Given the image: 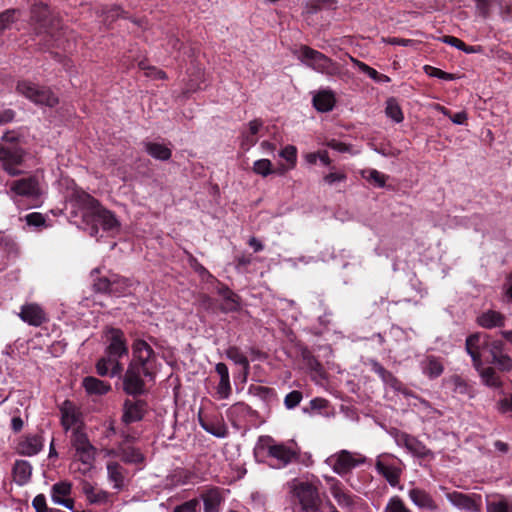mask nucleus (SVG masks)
<instances>
[{
  "mask_svg": "<svg viewBox=\"0 0 512 512\" xmlns=\"http://www.w3.org/2000/svg\"><path fill=\"white\" fill-rule=\"evenodd\" d=\"M30 25L37 35H43L60 45L61 30L63 29L61 20L52 15L48 6L43 3L34 4L31 8Z\"/></svg>",
  "mask_w": 512,
  "mask_h": 512,
  "instance_id": "nucleus-1",
  "label": "nucleus"
},
{
  "mask_svg": "<svg viewBox=\"0 0 512 512\" xmlns=\"http://www.w3.org/2000/svg\"><path fill=\"white\" fill-rule=\"evenodd\" d=\"M71 444L75 449L74 459L82 464L79 470L86 474L94 467L96 448L90 443L87 435L81 430L74 431Z\"/></svg>",
  "mask_w": 512,
  "mask_h": 512,
  "instance_id": "nucleus-2",
  "label": "nucleus"
},
{
  "mask_svg": "<svg viewBox=\"0 0 512 512\" xmlns=\"http://www.w3.org/2000/svg\"><path fill=\"white\" fill-rule=\"evenodd\" d=\"M16 90L36 105L54 107L59 102L58 97L49 88L39 86L30 81H19Z\"/></svg>",
  "mask_w": 512,
  "mask_h": 512,
  "instance_id": "nucleus-3",
  "label": "nucleus"
},
{
  "mask_svg": "<svg viewBox=\"0 0 512 512\" xmlns=\"http://www.w3.org/2000/svg\"><path fill=\"white\" fill-rule=\"evenodd\" d=\"M292 491L302 512H323L317 487L308 482H294Z\"/></svg>",
  "mask_w": 512,
  "mask_h": 512,
  "instance_id": "nucleus-4",
  "label": "nucleus"
},
{
  "mask_svg": "<svg viewBox=\"0 0 512 512\" xmlns=\"http://www.w3.org/2000/svg\"><path fill=\"white\" fill-rule=\"evenodd\" d=\"M300 60L306 66L316 72L333 76L339 73V67L336 62L328 58L323 53L314 50L308 46H303L300 50Z\"/></svg>",
  "mask_w": 512,
  "mask_h": 512,
  "instance_id": "nucleus-5",
  "label": "nucleus"
},
{
  "mask_svg": "<svg viewBox=\"0 0 512 512\" xmlns=\"http://www.w3.org/2000/svg\"><path fill=\"white\" fill-rule=\"evenodd\" d=\"M365 460V457L360 453L340 450L330 455L325 462L336 474L343 476L363 464Z\"/></svg>",
  "mask_w": 512,
  "mask_h": 512,
  "instance_id": "nucleus-6",
  "label": "nucleus"
},
{
  "mask_svg": "<svg viewBox=\"0 0 512 512\" xmlns=\"http://www.w3.org/2000/svg\"><path fill=\"white\" fill-rule=\"evenodd\" d=\"M25 157V150L19 145H0V163L10 176L21 173L18 169Z\"/></svg>",
  "mask_w": 512,
  "mask_h": 512,
  "instance_id": "nucleus-7",
  "label": "nucleus"
},
{
  "mask_svg": "<svg viewBox=\"0 0 512 512\" xmlns=\"http://www.w3.org/2000/svg\"><path fill=\"white\" fill-rule=\"evenodd\" d=\"M329 491L338 504L346 512H352L356 505L357 497L348 491L344 485L334 477H326Z\"/></svg>",
  "mask_w": 512,
  "mask_h": 512,
  "instance_id": "nucleus-8",
  "label": "nucleus"
},
{
  "mask_svg": "<svg viewBox=\"0 0 512 512\" xmlns=\"http://www.w3.org/2000/svg\"><path fill=\"white\" fill-rule=\"evenodd\" d=\"M142 367L136 362H131L123 377V390L129 395H141L145 392V383Z\"/></svg>",
  "mask_w": 512,
  "mask_h": 512,
  "instance_id": "nucleus-9",
  "label": "nucleus"
},
{
  "mask_svg": "<svg viewBox=\"0 0 512 512\" xmlns=\"http://www.w3.org/2000/svg\"><path fill=\"white\" fill-rule=\"evenodd\" d=\"M134 359L131 362H136L142 367L144 376L152 377V361L154 358L153 349L144 340L138 339L133 343Z\"/></svg>",
  "mask_w": 512,
  "mask_h": 512,
  "instance_id": "nucleus-10",
  "label": "nucleus"
},
{
  "mask_svg": "<svg viewBox=\"0 0 512 512\" xmlns=\"http://www.w3.org/2000/svg\"><path fill=\"white\" fill-rule=\"evenodd\" d=\"M267 455L277 461V468H283L297 460L299 449L296 445L272 444L267 447Z\"/></svg>",
  "mask_w": 512,
  "mask_h": 512,
  "instance_id": "nucleus-11",
  "label": "nucleus"
},
{
  "mask_svg": "<svg viewBox=\"0 0 512 512\" xmlns=\"http://www.w3.org/2000/svg\"><path fill=\"white\" fill-rule=\"evenodd\" d=\"M489 336L484 333H474L467 337L465 342V348L467 353L471 356L473 365L476 369L482 365L481 350L488 348Z\"/></svg>",
  "mask_w": 512,
  "mask_h": 512,
  "instance_id": "nucleus-12",
  "label": "nucleus"
},
{
  "mask_svg": "<svg viewBox=\"0 0 512 512\" xmlns=\"http://www.w3.org/2000/svg\"><path fill=\"white\" fill-rule=\"evenodd\" d=\"M106 341L108 343L105 352L110 355L124 356L128 354V346L124 333L118 329L109 327L105 331Z\"/></svg>",
  "mask_w": 512,
  "mask_h": 512,
  "instance_id": "nucleus-13",
  "label": "nucleus"
},
{
  "mask_svg": "<svg viewBox=\"0 0 512 512\" xmlns=\"http://www.w3.org/2000/svg\"><path fill=\"white\" fill-rule=\"evenodd\" d=\"M61 424L67 431L73 429L74 431L81 430L82 418L78 408L71 401L66 400L60 406Z\"/></svg>",
  "mask_w": 512,
  "mask_h": 512,
  "instance_id": "nucleus-14",
  "label": "nucleus"
},
{
  "mask_svg": "<svg viewBox=\"0 0 512 512\" xmlns=\"http://www.w3.org/2000/svg\"><path fill=\"white\" fill-rule=\"evenodd\" d=\"M375 468L391 486L396 487L399 484L402 470L390 461L389 456H379L376 460Z\"/></svg>",
  "mask_w": 512,
  "mask_h": 512,
  "instance_id": "nucleus-15",
  "label": "nucleus"
},
{
  "mask_svg": "<svg viewBox=\"0 0 512 512\" xmlns=\"http://www.w3.org/2000/svg\"><path fill=\"white\" fill-rule=\"evenodd\" d=\"M488 350L492 357L491 363L496 365L500 371L509 372L512 370V359L504 353V343L502 341H491Z\"/></svg>",
  "mask_w": 512,
  "mask_h": 512,
  "instance_id": "nucleus-16",
  "label": "nucleus"
},
{
  "mask_svg": "<svg viewBox=\"0 0 512 512\" xmlns=\"http://www.w3.org/2000/svg\"><path fill=\"white\" fill-rule=\"evenodd\" d=\"M147 411V404L143 400H125L123 404L122 421L130 424L143 419Z\"/></svg>",
  "mask_w": 512,
  "mask_h": 512,
  "instance_id": "nucleus-17",
  "label": "nucleus"
},
{
  "mask_svg": "<svg viewBox=\"0 0 512 512\" xmlns=\"http://www.w3.org/2000/svg\"><path fill=\"white\" fill-rule=\"evenodd\" d=\"M107 478L112 484L113 489L123 490L128 482V473L126 469L118 462L111 460L106 464Z\"/></svg>",
  "mask_w": 512,
  "mask_h": 512,
  "instance_id": "nucleus-18",
  "label": "nucleus"
},
{
  "mask_svg": "<svg viewBox=\"0 0 512 512\" xmlns=\"http://www.w3.org/2000/svg\"><path fill=\"white\" fill-rule=\"evenodd\" d=\"M11 190L17 195L38 198L41 195V189L36 177H28L14 181L11 184Z\"/></svg>",
  "mask_w": 512,
  "mask_h": 512,
  "instance_id": "nucleus-19",
  "label": "nucleus"
},
{
  "mask_svg": "<svg viewBox=\"0 0 512 512\" xmlns=\"http://www.w3.org/2000/svg\"><path fill=\"white\" fill-rule=\"evenodd\" d=\"M396 442L399 446L405 447L416 457L426 458L432 455L431 451L418 439L406 433H400L396 436Z\"/></svg>",
  "mask_w": 512,
  "mask_h": 512,
  "instance_id": "nucleus-20",
  "label": "nucleus"
},
{
  "mask_svg": "<svg viewBox=\"0 0 512 512\" xmlns=\"http://www.w3.org/2000/svg\"><path fill=\"white\" fill-rule=\"evenodd\" d=\"M122 356L106 354L101 357L96 363V371L100 376L114 377L119 375L123 367L119 362V358Z\"/></svg>",
  "mask_w": 512,
  "mask_h": 512,
  "instance_id": "nucleus-21",
  "label": "nucleus"
},
{
  "mask_svg": "<svg viewBox=\"0 0 512 512\" xmlns=\"http://www.w3.org/2000/svg\"><path fill=\"white\" fill-rule=\"evenodd\" d=\"M72 485L70 482L61 481L52 486L51 498L54 503L64 506L69 510H73L74 500L70 498Z\"/></svg>",
  "mask_w": 512,
  "mask_h": 512,
  "instance_id": "nucleus-22",
  "label": "nucleus"
},
{
  "mask_svg": "<svg viewBox=\"0 0 512 512\" xmlns=\"http://www.w3.org/2000/svg\"><path fill=\"white\" fill-rule=\"evenodd\" d=\"M18 315L23 322L31 326L38 327L46 321L43 309L36 303L23 305Z\"/></svg>",
  "mask_w": 512,
  "mask_h": 512,
  "instance_id": "nucleus-23",
  "label": "nucleus"
},
{
  "mask_svg": "<svg viewBox=\"0 0 512 512\" xmlns=\"http://www.w3.org/2000/svg\"><path fill=\"white\" fill-rule=\"evenodd\" d=\"M447 500L455 507L467 511H479V505L475 497L466 495L464 493L453 491L446 494Z\"/></svg>",
  "mask_w": 512,
  "mask_h": 512,
  "instance_id": "nucleus-24",
  "label": "nucleus"
},
{
  "mask_svg": "<svg viewBox=\"0 0 512 512\" xmlns=\"http://www.w3.org/2000/svg\"><path fill=\"white\" fill-rule=\"evenodd\" d=\"M408 495L412 503L418 508L430 511L438 510L437 503L426 491L419 488H414L409 491Z\"/></svg>",
  "mask_w": 512,
  "mask_h": 512,
  "instance_id": "nucleus-25",
  "label": "nucleus"
},
{
  "mask_svg": "<svg viewBox=\"0 0 512 512\" xmlns=\"http://www.w3.org/2000/svg\"><path fill=\"white\" fill-rule=\"evenodd\" d=\"M44 446L40 435H28L18 444V452L25 456H34L38 454Z\"/></svg>",
  "mask_w": 512,
  "mask_h": 512,
  "instance_id": "nucleus-26",
  "label": "nucleus"
},
{
  "mask_svg": "<svg viewBox=\"0 0 512 512\" xmlns=\"http://www.w3.org/2000/svg\"><path fill=\"white\" fill-rule=\"evenodd\" d=\"M477 323L486 329L502 327L505 324V316L500 312L488 310L477 317Z\"/></svg>",
  "mask_w": 512,
  "mask_h": 512,
  "instance_id": "nucleus-27",
  "label": "nucleus"
},
{
  "mask_svg": "<svg viewBox=\"0 0 512 512\" xmlns=\"http://www.w3.org/2000/svg\"><path fill=\"white\" fill-rule=\"evenodd\" d=\"M82 491L86 496L87 501L90 504H104L108 502L109 494L108 492L98 489L89 482H84L82 485Z\"/></svg>",
  "mask_w": 512,
  "mask_h": 512,
  "instance_id": "nucleus-28",
  "label": "nucleus"
},
{
  "mask_svg": "<svg viewBox=\"0 0 512 512\" xmlns=\"http://www.w3.org/2000/svg\"><path fill=\"white\" fill-rule=\"evenodd\" d=\"M313 105L320 112L331 111L335 105V97L332 91L322 90L313 97Z\"/></svg>",
  "mask_w": 512,
  "mask_h": 512,
  "instance_id": "nucleus-29",
  "label": "nucleus"
},
{
  "mask_svg": "<svg viewBox=\"0 0 512 512\" xmlns=\"http://www.w3.org/2000/svg\"><path fill=\"white\" fill-rule=\"evenodd\" d=\"M421 367L423 373L431 379L439 377L444 371L442 362L435 356L426 357L421 362Z\"/></svg>",
  "mask_w": 512,
  "mask_h": 512,
  "instance_id": "nucleus-30",
  "label": "nucleus"
},
{
  "mask_svg": "<svg viewBox=\"0 0 512 512\" xmlns=\"http://www.w3.org/2000/svg\"><path fill=\"white\" fill-rule=\"evenodd\" d=\"M83 387L88 394L95 395H104L111 389L110 384L92 376L83 379Z\"/></svg>",
  "mask_w": 512,
  "mask_h": 512,
  "instance_id": "nucleus-31",
  "label": "nucleus"
},
{
  "mask_svg": "<svg viewBox=\"0 0 512 512\" xmlns=\"http://www.w3.org/2000/svg\"><path fill=\"white\" fill-rule=\"evenodd\" d=\"M32 467L28 461L18 460L13 467L14 480L19 485L26 484L31 477Z\"/></svg>",
  "mask_w": 512,
  "mask_h": 512,
  "instance_id": "nucleus-32",
  "label": "nucleus"
},
{
  "mask_svg": "<svg viewBox=\"0 0 512 512\" xmlns=\"http://www.w3.org/2000/svg\"><path fill=\"white\" fill-rule=\"evenodd\" d=\"M204 512H219L222 497L217 488L210 489L202 494Z\"/></svg>",
  "mask_w": 512,
  "mask_h": 512,
  "instance_id": "nucleus-33",
  "label": "nucleus"
},
{
  "mask_svg": "<svg viewBox=\"0 0 512 512\" xmlns=\"http://www.w3.org/2000/svg\"><path fill=\"white\" fill-rule=\"evenodd\" d=\"M120 282V276L118 275H112L110 278L102 277L98 278L94 282V289L97 292L101 293H110V294H117L120 292V289L118 287L114 288V285L119 284Z\"/></svg>",
  "mask_w": 512,
  "mask_h": 512,
  "instance_id": "nucleus-34",
  "label": "nucleus"
},
{
  "mask_svg": "<svg viewBox=\"0 0 512 512\" xmlns=\"http://www.w3.org/2000/svg\"><path fill=\"white\" fill-rule=\"evenodd\" d=\"M120 458L127 464H139L144 461V455L135 447L126 446L120 443Z\"/></svg>",
  "mask_w": 512,
  "mask_h": 512,
  "instance_id": "nucleus-35",
  "label": "nucleus"
},
{
  "mask_svg": "<svg viewBox=\"0 0 512 512\" xmlns=\"http://www.w3.org/2000/svg\"><path fill=\"white\" fill-rule=\"evenodd\" d=\"M226 357L235 364L243 367L244 376L249 373V360L246 355L237 346H230L225 351Z\"/></svg>",
  "mask_w": 512,
  "mask_h": 512,
  "instance_id": "nucleus-36",
  "label": "nucleus"
},
{
  "mask_svg": "<svg viewBox=\"0 0 512 512\" xmlns=\"http://www.w3.org/2000/svg\"><path fill=\"white\" fill-rule=\"evenodd\" d=\"M145 150L151 157L161 161L170 159L172 155L171 150L167 146L155 142H147Z\"/></svg>",
  "mask_w": 512,
  "mask_h": 512,
  "instance_id": "nucleus-37",
  "label": "nucleus"
},
{
  "mask_svg": "<svg viewBox=\"0 0 512 512\" xmlns=\"http://www.w3.org/2000/svg\"><path fill=\"white\" fill-rule=\"evenodd\" d=\"M477 370L479 371L480 377L485 385L493 388H499L502 386L500 377L497 375L494 368L482 367L481 365Z\"/></svg>",
  "mask_w": 512,
  "mask_h": 512,
  "instance_id": "nucleus-38",
  "label": "nucleus"
},
{
  "mask_svg": "<svg viewBox=\"0 0 512 512\" xmlns=\"http://www.w3.org/2000/svg\"><path fill=\"white\" fill-rule=\"evenodd\" d=\"M19 16L20 10L18 9H7L0 13V37L7 29L11 28Z\"/></svg>",
  "mask_w": 512,
  "mask_h": 512,
  "instance_id": "nucleus-39",
  "label": "nucleus"
},
{
  "mask_svg": "<svg viewBox=\"0 0 512 512\" xmlns=\"http://www.w3.org/2000/svg\"><path fill=\"white\" fill-rule=\"evenodd\" d=\"M199 422L201 427L207 431L208 433L218 437V438H224L228 434V429L224 423H213V422H207L202 419L201 416H199Z\"/></svg>",
  "mask_w": 512,
  "mask_h": 512,
  "instance_id": "nucleus-40",
  "label": "nucleus"
},
{
  "mask_svg": "<svg viewBox=\"0 0 512 512\" xmlns=\"http://www.w3.org/2000/svg\"><path fill=\"white\" fill-rule=\"evenodd\" d=\"M487 512H512V500L501 496L498 500L487 503Z\"/></svg>",
  "mask_w": 512,
  "mask_h": 512,
  "instance_id": "nucleus-41",
  "label": "nucleus"
},
{
  "mask_svg": "<svg viewBox=\"0 0 512 512\" xmlns=\"http://www.w3.org/2000/svg\"><path fill=\"white\" fill-rule=\"evenodd\" d=\"M385 113L387 117L391 118L396 123H400L404 119L402 110L394 98L387 100Z\"/></svg>",
  "mask_w": 512,
  "mask_h": 512,
  "instance_id": "nucleus-42",
  "label": "nucleus"
},
{
  "mask_svg": "<svg viewBox=\"0 0 512 512\" xmlns=\"http://www.w3.org/2000/svg\"><path fill=\"white\" fill-rule=\"evenodd\" d=\"M97 217L104 230H114L119 225L114 214L108 210H100Z\"/></svg>",
  "mask_w": 512,
  "mask_h": 512,
  "instance_id": "nucleus-43",
  "label": "nucleus"
},
{
  "mask_svg": "<svg viewBox=\"0 0 512 512\" xmlns=\"http://www.w3.org/2000/svg\"><path fill=\"white\" fill-rule=\"evenodd\" d=\"M362 176L369 182L374 183L378 187H384L387 176L376 169H368L362 172Z\"/></svg>",
  "mask_w": 512,
  "mask_h": 512,
  "instance_id": "nucleus-44",
  "label": "nucleus"
},
{
  "mask_svg": "<svg viewBox=\"0 0 512 512\" xmlns=\"http://www.w3.org/2000/svg\"><path fill=\"white\" fill-rule=\"evenodd\" d=\"M253 172L263 177H267L274 173L272 162L269 159H259L255 161L253 164Z\"/></svg>",
  "mask_w": 512,
  "mask_h": 512,
  "instance_id": "nucleus-45",
  "label": "nucleus"
},
{
  "mask_svg": "<svg viewBox=\"0 0 512 512\" xmlns=\"http://www.w3.org/2000/svg\"><path fill=\"white\" fill-rule=\"evenodd\" d=\"M384 512H412L403 502V500L398 497L394 496L389 499L388 503L386 504V507L384 509Z\"/></svg>",
  "mask_w": 512,
  "mask_h": 512,
  "instance_id": "nucleus-46",
  "label": "nucleus"
},
{
  "mask_svg": "<svg viewBox=\"0 0 512 512\" xmlns=\"http://www.w3.org/2000/svg\"><path fill=\"white\" fill-rule=\"evenodd\" d=\"M288 162V168H294L297 163V149L293 145L285 146L279 153Z\"/></svg>",
  "mask_w": 512,
  "mask_h": 512,
  "instance_id": "nucleus-47",
  "label": "nucleus"
},
{
  "mask_svg": "<svg viewBox=\"0 0 512 512\" xmlns=\"http://www.w3.org/2000/svg\"><path fill=\"white\" fill-rule=\"evenodd\" d=\"M248 411V405H246L244 402H237L227 409V416L231 420H234L235 418H238L246 414Z\"/></svg>",
  "mask_w": 512,
  "mask_h": 512,
  "instance_id": "nucleus-48",
  "label": "nucleus"
},
{
  "mask_svg": "<svg viewBox=\"0 0 512 512\" xmlns=\"http://www.w3.org/2000/svg\"><path fill=\"white\" fill-rule=\"evenodd\" d=\"M232 393V386L230 379L219 380L216 386V396L218 399H228Z\"/></svg>",
  "mask_w": 512,
  "mask_h": 512,
  "instance_id": "nucleus-49",
  "label": "nucleus"
},
{
  "mask_svg": "<svg viewBox=\"0 0 512 512\" xmlns=\"http://www.w3.org/2000/svg\"><path fill=\"white\" fill-rule=\"evenodd\" d=\"M301 400H302V393L298 390H294L285 396L284 405L287 409H293L299 405Z\"/></svg>",
  "mask_w": 512,
  "mask_h": 512,
  "instance_id": "nucleus-50",
  "label": "nucleus"
},
{
  "mask_svg": "<svg viewBox=\"0 0 512 512\" xmlns=\"http://www.w3.org/2000/svg\"><path fill=\"white\" fill-rule=\"evenodd\" d=\"M351 62L363 73L367 74L370 78L376 80L378 78V72L372 67L368 66L364 62L359 61L354 57H350Z\"/></svg>",
  "mask_w": 512,
  "mask_h": 512,
  "instance_id": "nucleus-51",
  "label": "nucleus"
},
{
  "mask_svg": "<svg viewBox=\"0 0 512 512\" xmlns=\"http://www.w3.org/2000/svg\"><path fill=\"white\" fill-rule=\"evenodd\" d=\"M26 223L29 226L42 227L45 226L46 219L39 212H33L25 216Z\"/></svg>",
  "mask_w": 512,
  "mask_h": 512,
  "instance_id": "nucleus-52",
  "label": "nucleus"
},
{
  "mask_svg": "<svg viewBox=\"0 0 512 512\" xmlns=\"http://www.w3.org/2000/svg\"><path fill=\"white\" fill-rule=\"evenodd\" d=\"M424 70H425V72L428 75H430L432 77H437V78L444 79V80H453V79H455L453 74L444 72V71H442V70H440L438 68L432 67V66L426 65L424 67Z\"/></svg>",
  "mask_w": 512,
  "mask_h": 512,
  "instance_id": "nucleus-53",
  "label": "nucleus"
},
{
  "mask_svg": "<svg viewBox=\"0 0 512 512\" xmlns=\"http://www.w3.org/2000/svg\"><path fill=\"white\" fill-rule=\"evenodd\" d=\"M347 178L346 174L343 171H331L327 175L324 176L323 180L328 185H333L337 182H343Z\"/></svg>",
  "mask_w": 512,
  "mask_h": 512,
  "instance_id": "nucleus-54",
  "label": "nucleus"
},
{
  "mask_svg": "<svg viewBox=\"0 0 512 512\" xmlns=\"http://www.w3.org/2000/svg\"><path fill=\"white\" fill-rule=\"evenodd\" d=\"M450 381L453 385V390L455 393L467 394L469 392L467 383L459 376H453Z\"/></svg>",
  "mask_w": 512,
  "mask_h": 512,
  "instance_id": "nucleus-55",
  "label": "nucleus"
},
{
  "mask_svg": "<svg viewBox=\"0 0 512 512\" xmlns=\"http://www.w3.org/2000/svg\"><path fill=\"white\" fill-rule=\"evenodd\" d=\"M198 508L199 501L197 499H192L176 506L173 512H198Z\"/></svg>",
  "mask_w": 512,
  "mask_h": 512,
  "instance_id": "nucleus-56",
  "label": "nucleus"
},
{
  "mask_svg": "<svg viewBox=\"0 0 512 512\" xmlns=\"http://www.w3.org/2000/svg\"><path fill=\"white\" fill-rule=\"evenodd\" d=\"M441 111L444 115L448 116L450 120L455 124H464L467 120V113L464 111L457 112L455 114H451L447 109L444 107L441 108Z\"/></svg>",
  "mask_w": 512,
  "mask_h": 512,
  "instance_id": "nucleus-57",
  "label": "nucleus"
},
{
  "mask_svg": "<svg viewBox=\"0 0 512 512\" xmlns=\"http://www.w3.org/2000/svg\"><path fill=\"white\" fill-rule=\"evenodd\" d=\"M105 15V22L112 23L115 19L122 16L123 11L118 6L110 7L109 9L103 10Z\"/></svg>",
  "mask_w": 512,
  "mask_h": 512,
  "instance_id": "nucleus-58",
  "label": "nucleus"
},
{
  "mask_svg": "<svg viewBox=\"0 0 512 512\" xmlns=\"http://www.w3.org/2000/svg\"><path fill=\"white\" fill-rule=\"evenodd\" d=\"M227 304V310L237 309L236 295L227 287L221 292Z\"/></svg>",
  "mask_w": 512,
  "mask_h": 512,
  "instance_id": "nucleus-59",
  "label": "nucleus"
},
{
  "mask_svg": "<svg viewBox=\"0 0 512 512\" xmlns=\"http://www.w3.org/2000/svg\"><path fill=\"white\" fill-rule=\"evenodd\" d=\"M32 505L36 512H47L46 498L43 494L37 495L33 499Z\"/></svg>",
  "mask_w": 512,
  "mask_h": 512,
  "instance_id": "nucleus-60",
  "label": "nucleus"
},
{
  "mask_svg": "<svg viewBox=\"0 0 512 512\" xmlns=\"http://www.w3.org/2000/svg\"><path fill=\"white\" fill-rule=\"evenodd\" d=\"M440 40L446 44H449V45L459 49V50L466 49V44L462 40H460L454 36H444Z\"/></svg>",
  "mask_w": 512,
  "mask_h": 512,
  "instance_id": "nucleus-61",
  "label": "nucleus"
},
{
  "mask_svg": "<svg viewBox=\"0 0 512 512\" xmlns=\"http://www.w3.org/2000/svg\"><path fill=\"white\" fill-rule=\"evenodd\" d=\"M384 382L394 390L406 393V389L403 387V384L391 373L389 374V377L385 379Z\"/></svg>",
  "mask_w": 512,
  "mask_h": 512,
  "instance_id": "nucleus-62",
  "label": "nucleus"
},
{
  "mask_svg": "<svg viewBox=\"0 0 512 512\" xmlns=\"http://www.w3.org/2000/svg\"><path fill=\"white\" fill-rule=\"evenodd\" d=\"M326 145L328 147H330L331 149L336 150L341 153L349 151L348 145H346L345 143L340 142L338 140H335V139H331V140L327 141Z\"/></svg>",
  "mask_w": 512,
  "mask_h": 512,
  "instance_id": "nucleus-63",
  "label": "nucleus"
},
{
  "mask_svg": "<svg viewBox=\"0 0 512 512\" xmlns=\"http://www.w3.org/2000/svg\"><path fill=\"white\" fill-rule=\"evenodd\" d=\"M15 118V111L12 109H4L0 111V125L10 123Z\"/></svg>",
  "mask_w": 512,
  "mask_h": 512,
  "instance_id": "nucleus-64",
  "label": "nucleus"
}]
</instances>
